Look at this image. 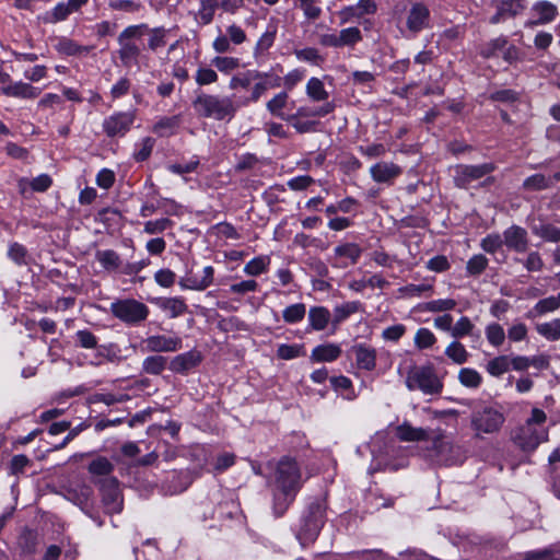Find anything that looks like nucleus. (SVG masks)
Here are the masks:
<instances>
[{"instance_id": "obj_1", "label": "nucleus", "mask_w": 560, "mask_h": 560, "mask_svg": "<svg viewBox=\"0 0 560 560\" xmlns=\"http://www.w3.org/2000/svg\"><path fill=\"white\" fill-rule=\"evenodd\" d=\"M302 488V474L296 460L284 456L276 465L273 474V513L282 516Z\"/></svg>"}, {"instance_id": "obj_2", "label": "nucleus", "mask_w": 560, "mask_h": 560, "mask_svg": "<svg viewBox=\"0 0 560 560\" xmlns=\"http://www.w3.org/2000/svg\"><path fill=\"white\" fill-rule=\"evenodd\" d=\"M406 386L409 390L419 389L427 395H436L443 389V383L431 365H410L406 374Z\"/></svg>"}, {"instance_id": "obj_3", "label": "nucleus", "mask_w": 560, "mask_h": 560, "mask_svg": "<svg viewBox=\"0 0 560 560\" xmlns=\"http://www.w3.org/2000/svg\"><path fill=\"white\" fill-rule=\"evenodd\" d=\"M197 114L203 117H213L222 120L226 117H233L236 106L230 97H218L215 95L201 94L192 103Z\"/></svg>"}, {"instance_id": "obj_4", "label": "nucleus", "mask_w": 560, "mask_h": 560, "mask_svg": "<svg viewBox=\"0 0 560 560\" xmlns=\"http://www.w3.org/2000/svg\"><path fill=\"white\" fill-rule=\"evenodd\" d=\"M504 421L505 418L501 411L488 406L475 409L470 416V427L476 438L499 432Z\"/></svg>"}, {"instance_id": "obj_5", "label": "nucleus", "mask_w": 560, "mask_h": 560, "mask_svg": "<svg viewBox=\"0 0 560 560\" xmlns=\"http://www.w3.org/2000/svg\"><path fill=\"white\" fill-rule=\"evenodd\" d=\"M110 311L115 317L129 325L141 323L149 315L147 305L133 299L118 300L112 303Z\"/></svg>"}, {"instance_id": "obj_6", "label": "nucleus", "mask_w": 560, "mask_h": 560, "mask_svg": "<svg viewBox=\"0 0 560 560\" xmlns=\"http://www.w3.org/2000/svg\"><path fill=\"white\" fill-rule=\"evenodd\" d=\"M324 514L325 506L322 503L315 502L310 505L308 513L298 534V538L302 545H307L315 540L324 524Z\"/></svg>"}, {"instance_id": "obj_7", "label": "nucleus", "mask_w": 560, "mask_h": 560, "mask_svg": "<svg viewBox=\"0 0 560 560\" xmlns=\"http://www.w3.org/2000/svg\"><path fill=\"white\" fill-rule=\"evenodd\" d=\"M497 168L493 163L480 165L458 164L454 167V184L458 188H467L472 182L491 174Z\"/></svg>"}, {"instance_id": "obj_8", "label": "nucleus", "mask_w": 560, "mask_h": 560, "mask_svg": "<svg viewBox=\"0 0 560 560\" xmlns=\"http://www.w3.org/2000/svg\"><path fill=\"white\" fill-rule=\"evenodd\" d=\"M547 440L548 431L545 428L533 427L530 423H524L513 434L514 443L525 452H533Z\"/></svg>"}, {"instance_id": "obj_9", "label": "nucleus", "mask_w": 560, "mask_h": 560, "mask_svg": "<svg viewBox=\"0 0 560 560\" xmlns=\"http://www.w3.org/2000/svg\"><path fill=\"white\" fill-rule=\"evenodd\" d=\"M102 503L107 514L119 513L122 510V494L116 478H102L98 480Z\"/></svg>"}, {"instance_id": "obj_10", "label": "nucleus", "mask_w": 560, "mask_h": 560, "mask_svg": "<svg viewBox=\"0 0 560 560\" xmlns=\"http://www.w3.org/2000/svg\"><path fill=\"white\" fill-rule=\"evenodd\" d=\"M503 243L513 252L525 253L529 245L527 231L520 225H512L503 232Z\"/></svg>"}, {"instance_id": "obj_11", "label": "nucleus", "mask_w": 560, "mask_h": 560, "mask_svg": "<svg viewBox=\"0 0 560 560\" xmlns=\"http://www.w3.org/2000/svg\"><path fill=\"white\" fill-rule=\"evenodd\" d=\"M133 113H118L103 122L104 131L108 137L124 136L133 124Z\"/></svg>"}, {"instance_id": "obj_12", "label": "nucleus", "mask_w": 560, "mask_h": 560, "mask_svg": "<svg viewBox=\"0 0 560 560\" xmlns=\"http://www.w3.org/2000/svg\"><path fill=\"white\" fill-rule=\"evenodd\" d=\"M370 173L376 183L390 184L401 174V168L393 162H378L371 167Z\"/></svg>"}, {"instance_id": "obj_13", "label": "nucleus", "mask_w": 560, "mask_h": 560, "mask_svg": "<svg viewBox=\"0 0 560 560\" xmlns=\"http://www.w3.org/2000/svg\"><path fill=\"white\" fill-rule=\"evenodd\" d=\"M497 13L491 16V23H499L506 19L514 18L522 12L524 5L522 0H501L495 1Z\"/></svg>"}, {"instance_id": "obj_14", "label": "nucleus", "mask_w": 560, "mask_h": 560, "mask_svg": "<svg viewBox=\"0 0 560 560\" xmlns=\"http://www.w3.org/2000/svg\"><path fill=\"white\" fill-rule=\"evenodd\" d=\"M147 349L152 352H172L180 349L182 340L177 337L151 336L144 340Z\"/></svg>"}, {"instance_id": "obj_15", "label": "nucleus", "mask_w": 560, "mask_h": 560, "mask_svg": "<svg viewBox=\"0 0 560 560\" xmlns=\"http://www.w3.org/2000/svg\"><path fill=\"white\" fill-rule=\"evenodd\" d=\"M201 354L198 351H189L175 357L170 364V369L176 373H186L196 368L201 362Z\"/></svg>"}, {"instance_id": "obj_16", "label": "nucleus", "mask_w": 560, "mask_h": 560, "mask_svg": "<svg viewBox=\"0 0 560 560\" xmlns=\"http://www.w3.org/2000/svg\"><path fill=\"white\" fill-rule=\"evenodd\" d=\"M351 352L355 357L357 365L360 369L371 371L376 365V351L375 349L365 346L357 345L351 348Z\"/></svg>"}, {"instance_id": "obj_17", "label": "nucleus", "mask_w": 560, "mask_h": 560, "mask_svg": "<svg viewBox=\"0 0 560 560\" xmlns=\"http://www.w3.org/2000/svg\"><path fill=\"white\" fill-rule=\"evenodd\" d=\"M396 436L400 441L405 442L424 441L429 439L427 430L421 428H413L408 422H404L396 428Z\"/></svg>"}, {"instance_id": "obj_18", "label": "nucleus", "mask_w": 560, "mask_h": 560, "mask_svg": "<svg viewBox=\"0 0 560 560\" xmlns=\"http://www.w3.org/2000/svg\"><path fill=\"white\" fill-rule=\"evenodd\" d=\"M532 233L545 242L560 243V228L550 222L541 221L533 225Z\"/></svg>"}, {"instance_id": "obj_19", "label": "nucleus", "mask_w": 560, "mask_h": 560, "mask_svg": "<svg viewBox=\"0 0 560 560\" xmlns=\"http://www.w3.org/2000/svg\"><path fill=\"white\" fill-rule=\"evenodd\" d=\"M2 93L7 96L35 98L38 96L39 91L28 83L16 82L2 86Z\"/></svg>"}, {"instance_id": "obj_20", "label": "nucleus", "mask_w": 560, "mask_h": 560, "mask_svg": "<svg viewBox=\"0 0 560 560\" xmlns=\"http://www.w3.org/2000/svg\"><path fill=\"white\" fill-rule=\"evenodd\" d=\"M156 304L165 312L170 313L172 318L178 317L187 312V304L180 298H161Z\"/></svg>"}, {"instance_id": "obj_21", "label": "nucleus", "mask_w": 560, "mask_h": 560, "mask_svg": "<svg viewBox=\"0 0 560 560\" xmlns=\"http://www.w3.org/2000/svg\"><path fill=\"white\" fill-rule=\"evenodd\" d=\"M429 19V10L423 4H415L408 16V27L411 32H419Z\"/></svg>"}, {"instance_id": "obj_22", "label": "nucleus", "mask_w": 560, "mask_h": 560, "mask_svg": "<svg viewBox=\"0 0 560 560\" xmlns=\"http://www.w3.org/2000/svg\"><path fill=\"white\" fill-rule=\"evenodd\" d=\"M533 12L537 19L527 22V24L536 25L551 21L557 13V8L550 2L541 1L534 5Z\"/></svg>"}, {"instance_id": "obj_23", "label": "nucleus", "mask_w": 560, "mask_h": 560, "mask_svg": "<svg viewBox=\"0 0 560 560\" xmlns=\"http://www.w3.org/2000/svg\"><path fill=\"white\" fill-rule=\"evenodd\" d=\"M341 353V350L336 345H323L314 348L311 359L316 362H331L336 360Z\"/></svg>"}, {"instance_id": "obj_24", "label": "nucleus", "mask_w": 560, "mask_h": 560, "mask_svg": "<svg viewBox=\"0 0 560 560\" xmlns=\"http://www.w3.org/2000/svg\"><path fill=\"white\" fill-rule=\"evenodd\" d=\"M272 75L269 73L260 72V78L254 81L253 93L250 100L256 102L269 89L280 86L281 78H275V83H271Z\"/></svg>"}, {"instance_id": "obj_25", "label": "nucleus", "mask_w": 560, "mask_h": 560, "mask_svg": "<svg viewBox=\"0 0 560 560\" xmlns=\"http://www.w3.org/2000/svg\"><path fill=\"white\" fill-rule=\"evenodd\" d=\"M308 319L313 329L323 330L330 319V313L326 307L315 306L310 310Z\"/></svg>"}, {"instance_id": "obj_26", "label": "nucleus", "mask_w": 560, "mask_h": 560, "mask_svg": "<svg viewBox=\"0 0 560 560\" xmlns=\"http://www.w3.org/2000/svg\"><path fill=\"white\" fill-rule=\"evenodd\" d=\"M18 545L21 551L25 555H32L35 552L38 545V535L32 529H24L18 539Z\"/></svg>"}, {"instance_id": "obj_27", "label": "nucleus", "mask_w": 560, "mask_h": 560, "mask_svg": "<svg viewBox=\"0 0 560 560\" xmlns=\"http://www.w3.org/2000/svg\"><path fill=\"white\" fill-rule=\"evenodd\" d=\"M505 40L503 38H497L492 42V48L483 52L486 57L502 55L508 61H512L517 58V51L514 47H509L504 50Z\"/></svg>"}, {"instance_id": "obj_28", "label": "nucleus", "mask_w": 560, "mask_h": 560, "mask_svg": "<svg viewBox=\"0 0 560 560\" xmlns=\"http://www.w3.org/2000/svg\"><path fill=\"white\" fill-rule=\"evenodd\" d=\"M552 186V180L544 174H534L523 183V189L526 191H539Z\"/></svg>"}, {"instance_id": "obj_29", "label": "nucleus", "mask_w": 560, "mask_h": 560, "mask_svg": "<svg viewBox=\"0 0 560 560\" xmlns=\"http://www.w3.org/2000/svg\"><path fill=\"white\" fill-rule=\"evenodd\" d=\"M97 261L106 269V270H116L119 268L121 260L119 255L112 249L106 250H97L96 252Z\"/></svg>"}, {"instance_id": "obj_30", "label": "nucleus", "mask_w": 560, "mask_h": 560, "mask_svg": "<svg viewBox=\"0 0 560 560\" xmlns=\"http://www.w3.org/2000/svg\"><path fill=\"white\" fill-rule=\"evenodd\" d=\"M167 364V359L162 355H151L144 359L142 368L148 374L159 375Z\"/></svg>"}, {"instance_id": "obj_31", "label": "nucleus", "mask_w": 560, "mask_h": 560, "mask_svg": "<svg viewBox=\"0 0 560 560\" xmlns=\"http://www.w3.org/2000/svg\"><path fill=\"white\" fill-rule=\"evenodd\" d=\"M260 78V72L257 70H248L243 73H238L231 79L230 86L231 89L243 88L247 89L254 81Z\"/></svg>"}, {"instance_id": "obj_32", "label": "nucleus", "mask_w": 560, "mask_h": 560, "mask_svg": "<svg viewBox=\"0 0 560 560\" xmlns=\"http://www.w3.org/2000/svg\"><path fill=\"white\" fill-rule=\"evenodd\" d=\"M114 470V465L106 457H97L89 465V471L92 475L109 478L108 475Z\"/></svg>"}, {"instance_id": "obj_33", "label": "nucleus", "mask_w": 560, "mask_h": 560, "mask_svg": "<svg viewBox=\"0 0 560 560\" xmlns=\"http://www.w3.org/2000/svg\"><path fill=\"white\" fill-rule=\"evenodd\" d=\"M536 330L548 340H558L560 339V319L556 318L549 323L538 324Z\"/></svg>"}, {"instance_id": "obj_34", "label": "nucleus", "mask_w": 560, "mask_h": 560, "mask_svg": "<svg viewBox=\"0 0 560 560\" xmlns=\"http://www.w3.org/2000/svg\"><path fill=\"white\" fill-rule=\"evenodd\" d=\"M8 256L19 266L27 265L31 259L26 247L16 242L9 246Z\"/></svg>"}, {"instance_id": "obj_35", "label": "nucleus", "mask_w": 560, "mask_h": 560, "mask_svg": "<svg viewBox=\"0 0 560 560\" xmlns=\"http://www.w3.org/2000/svg\"><path fill=\"white\" fill-rule=\"evenodd\" d=\"M510 369V359L508 355H500L490 360L487 364V371L492 376L499 377Z\"/></svg>"}, {"instance_id": "obj_36", "label": "nucleus", "mask_w": 560, "mask_h": 560, "mask_svg": "<svg viewBox=\"0 0 560 560\" xmlns=\"http://www.w3.org/2000/svg\"><path fill=\"white\" fill-rule=\"evenodd\" d=\"M559 307V300L556 296H549L542 299L536 303L533 311L528 313V316H540L545 313L556 311Z\"/></svg>"}, {"instance_id": "obj_37", "label": "nucleus", "mask_w": 560, "mask_h": 560, "mask_svg": "<svg viewBox=\"0 0 560 560\" xmlns=\"http://www.w3.org/2000/svg\"><path fill=\"white\" fill-rule=\"evenodd\" d=\"M361 253L362 249L358 244L354 243H346L335 248L336 256L347 257L351 260L352 264H357L358 259L361 256Z\"/></svg>"}, {"instance_id": "obj_38", "label": "nucleus", "mask_w": 560, "mask_h": 560, "mask_svg": "<svg viewBox=\"0 0 560 560\" xmlns=\"http://www.w3.org/2000/svg\"><path fill=\"white\" fill-rule=\"evenodd\" d=\"M57 48L60 52L66 55H82L88 54L90 50L89 46H81L78 45L74 40L70 38H62L59 44L57 45Z\"/></svg>"}, {"instance_id": "obj_39", "label": "nucleus", "mask_w": 560, "mask_h": 560, "mask_svg": "<svg viewBox=\"0 0 560 560\" xmlns=\"http://www.w3.org/2000/svg\"><path fill=\"white\" fill-rule=\"evenodd\" d=\"M288 94L285 92L277 94L272 100L267 103L268 110L281 119L290 120L291 117H285L281 109L285 106Z\"/></svg>"}, {"instance_id": "obj_40", "label": "nucleus", "mask_w": 560, "mask_h": 560, "mask_svg": "<svg viewBox=\"0 0 560 560\" xmlns=\"http://www.w3.org/2000/svg\"><path fill=\"white\" fill-rule=\"evenodd\" d=\"M360 308V302H347L337 306L334 311V324H339L350 315L357 313Z\"/></svg>"}, {"instance_id": "obj_41", "label": "nucleus", "mask_w": 560, "mask_h": 560, "mask_svg": "<svg viewBox=\"0 0 560 560\" xmlns=\"http://www.w3.org/2000/svg\"><path fill=\"white\" fill-rule=\"evenodd\" d=\"M445 354L457 364H463L468 359V352L459 341H453L446 348Z\"/></svg>"}, {"instance_id": "obj_42", "label": "nucleus", "mask_w": 560, "mask_h": 560, "mask_svg": "<svg viewBox=\"0 0 560 560\" xmlns=\"http://www.w3.org/2000/svg\"><path fill=\"white\" fill-rule=\"evenodd\" d=\"M459 382L470 388H477L481 384V375L474 369H462L458 374Z\"/></svg>"}, {"instance_id": "obj_43", "label": "nucleus", "mask_w": 560, "mask_h": 560, "mask_svg": "<svg viewBox=\"0 0 560 560\" xmlns=\"http://www.w3.org/2000/svg\"><path fill=\"white\" fill-rule=\"evenodd\" d=\"M306 313V307L303 303H296L288 306L283 311V319L289 324L301 322Z\"/></svg>"}, {"instance_id": "obj_44", "label": "nucleus", "mask_w": 560, "mask_h": 560, "mask_svg": "<svg viewBox=\"0 0 560 560\" xmlns=\"http://www.w3.org/2000/svg\"><path fill=\"white\" fill-rule=\"evenodd\" d=\"M307 95L314 101H325L328 97L323 82L317 78H312L306 86Z\"/></svg>"}, {"instance_id": "obj_45", "label": "nucleus", "mask_w": 560, "mask_h": 560, "mask_svg": "<svg viewBox=\"0 0 560 560\" xmlns=\"http://www.w3.org/2000/svg\"><path fill=\"white\" fill-rule=\"evenodd\" d=\"M486 336L488 341L494 347L501 346L505 339V334L502 326L497 323L487 326Z\"/></svg>"}, {"instance_id": "obj_46", "label": "nucleus", "mask_w": 560, "mask_h": 560, "mask_svg": "<svg viewBox=\"0 0 560 560\" xmlns=\"http://www.w3.org/2000/svg\"><path fill=\"white\" fill-rule=\"evenodd\" d=\"M269 262V257H256L246 264L244 270L249 276H258L267 269Z\"/></svg>"}, {"instance_id": "obj_47", "label": "nucleus", "mask_w": 560, "mask_h": 560, "mask_svg": "<svg viewBox=\"0 0 560 560\" xmlns=\"http://www.w3.org/2000/svg\"><path fill=\"white\" fill-rule=\"evenodd\" d=\"M304 353L302 345H280L277 350L278 358L291 360Z\"/></svg>"}, {"instance_id": "obj_48", "label": "nucleus", "mask_w": 560, "mask_h": 560, "mask_svg": "<svg viewBox=\"0 0 560 560\" xmlns=\"http://www.w3.org/2000/svg\"><path fill=\"white\" fill-rule=\"evenodd\" d=\"M130 37H124V39H129ZM120 58L124 62V65L129 66L132 60L136 59V57L139 54V49L135 44H131L129 40L121 43V48L119 50Z\"/></svg>"}, {"instance_id": "obj_49", "label": "nucleus", "mask_w": 560, "mask_h": 560, "mask_svg": "<svg viewBox=\"0 0 560 560\" xmlns=\"http://www.w3.org/2000/svg\"><path fill=\"white\" fill-rule=\"evenodd\" d=\"M435 341V336L427 328H420L415 337V343L419 349L430 348Z\"/></svg>"}, {"instance_id": "obj_50", "label": "nucleus", "mask_w": 560, "mask_h": 560, "mask_svg": "<svg viewBox=\"0 0 560 560\" xmlns=\"http://www.w3.org/2000/svg\"><path fill=\"white\" fill-rule=\"evenodd\" d=\"M474 324L468 317H462L452 328L451 335L454 338H462L471 334Z\"/></svg>"}, {"instance_id": "obj_51", "label": "nucleus", "mask_w": 560, "mask_h": 560, "mask_svg": "<svg viewBox=\"0 0 560 560\" xmlns=\"http://www.w3.org/2000/svg\"><path fill=\"white\" fill-rule=\"evenodd\" d=\"M456 301L453 299L434 300L425 303L424 310L429 312H445L454 310Z\"/></svg>"}, {"instance_id": "obj_52", "label": "nucleus", "mask_w": 560, "mask_h": 560, "mask_svg": "<svg viewBox=\"0 0 560 560\" xmlns=\"http://www.w3.org/2000/svg\"><path fill=\"white\" fill-rule=\"evenodd\" d=\"M487 265L488 259L486 256L481 254L475 255L467 262V271L472 276H477L486 269Z\"/></svg>"}, {"instance_id": "obj_53", "label": "nucleus", "mask_w": 560, "mask_h": 560, "mask_svg": "<svg viewBox=\"0 0 560 560\" xmlns=\"http://www.w3.org/2000/svg\"><path fill=\"white\" fill-rule=\"evenodd\" d=\"M502 245H504L503 236L499 234H490L481 242L482 249L491 254L495 253Z\"/></svg>"}, {"instance_id": "obj_54", "label": "nucleus", "mask_w": 560, "mask_h": 560, "mask_svg": "<svg viewBox=\"0 0 560 560\" xmlns=\"http://www.w3.org/2000/svg\"><path fill=\"white\" fill-rule=\"evenodd\" d=\"M219 5L218 0H201L200 19L205 24L212 21L214 10Z\"/></svg>"}, {"instance_id": "obj_55", "label": "nucleus", "mask_w": 560, "mask_h": 560, "mask_svg": "<svg viewBox=\"0 0 560 560\" xmlns=\"http://www.w3.org/2000/svg\"><path fill=\"white\" fill-rule=\"evenodd\" d=\"M259 163V159L253 153H246L238 159L235 165V171L241 173L250 171Z\"/></svg>"}, {"instance_id": "obj_56", "label": "nucleus", "mask_w": 560, "mask_h": 560, "mask_svg": "<svg viewBox=\"0 0 560 560\" xmlns=\"http://www.w3.org/2000/svg\"><path fill=\"white\" fill-rule=\"evenodd\" d=\"M173 222L170 219H160L155 221H148L144 224V232L148 234H158L165 231L168 226H171Z\"/></svg>"}, {"instance_id": "obj_57", "label": "nucleus", "mask_w": 560, "mask_h": 560, "mask_svg": "<svg viewBox=\"0 0 560 560\" xmlns=\"http://www.w3.org/2000/svg\"><path fill=\"white\" fill-rule=\"evenodd\" d=\"M175 273L170 269H160L154 275V280L163 288H171L175 283Z\"/></svg>"}, {"instance_id": "obj_58", "label": "nucleus", "mask_w": 560, "mask_h": 560, "mask_svg": "<svg viewBox=\"0 0 560 560\" xmlns=\"http://www.w3.org/2000/svg\"><path fill=\"white\" fill-rule=\"evenodd\" d=\"M524 266L528 271H540L544 268V261L538 252H530L525 261Z\"/></svg>"}, {"instance_id": "obj_59", "label": "nucleus", "mask_w": 560, "mask_h": 560, "mask_svg": "<svg viewBox=\"0 0 560 560\" xmlns=\"http://www.w3.org/2000/svg\"><path fill=\"white\" fill-rule=\"evenodd\" d=\"M490 100L501 103H514L518 100V94L513 90H500L492 93Z\"/></svg>"}, {"instance_id": "obj_60", "label": "nucleus", "mask_w": 560, "mask_h": 560, "mask_svg": "<svg viewBox=\"0 0 560 560\" xmlns=\"http://www.w3.org/2000/svg\"><path fill=\"white\" fill-rule=\"evenodd\" d=\"M72 12L74 11L70 9L68 3L61 2L55 7L54 11L51 12V16L46 18V20H48L49 22H59L67 19V16Z\"/></svg>"}, {"instance_id": "obj_61", "label": "nucleus", "mask_w": 560, "mask_h": 560, "mask_svg": "<svg viewBox=\"0 0 560 560\" xmlns=\"http://www.w3.org/2000/svg\"><path fill=\"white\" fill-rule=\"evenodd\" d=\"M77 338L82 348L94 349L97 346L96 337L89 330H79L77 332Z\"/></svg>"}, {"instance_id": "obj_62", "label": "nucleus", "mask_w": 560, "mask_h": 560, "mask_svg": "<svg viewBox=\"0 0 560 560\" xmlns=\"http://www.w3.org/2000/svg\"><path fill=\"white\" fill-rule=\"evenodd\" d=\"M212 63L220 70V71H231L238 67V59L232 58V57H215L212 60Z\"/></svg>"}, {"instance_id": "obj_63", "label": "nucleus", "mask_w": 560, "mask_h": 560, "mask_svg": "<svg viewBox=\"0 0 560 560\" xmlns=\"http://www.w3.org/2000/svg\"><path fill=\"white\" fill-rule=\"evenodd\" d=\"M218 80V74L214 70L209 68H200L197 71L196 81L199 85L213 83Z\"/></svg>"}, {"instance_id": "obj_64", "label": "nucleus", "mask_w": 560, "mask_h": 560, "mask_svg": "<svg viewBox=\"0 0 560 560\" xmlns=\"http://www.w3.org/2000/svg\"><path fill=\"white\" fill-rule=\"evenodd\" d=\"M427 268L432 271H435V272H443L450 268V262H448L446 256L439 255V256L431 258L427 262Z\"/></svg>"}]
</instances>
